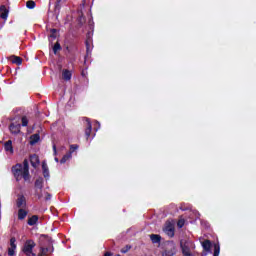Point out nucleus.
<instances>
[{"label":"nucleus","mask_w":256,"mask_h":256,"mask_svg":"<svg viewBox=\"0 0 256 256\" xmlns=\"http://www.w3.org/2000/svg\"><path fill=\"white\" fill-rule=\"evenodd\" d=\"M16 241L17 240L15 238L10 239V247L8 249V255L9 256H14L15 255V249H17V244H15Z\"/></svg>","instance_id":"obj_5"},{"label":"nucleus","mask_w":256,"mask_h":256,"mask_svg":"<svg viewBox=\"0 0 256 256\" xmlns=\"http://www.w3.org/2000/svg\"><path fill=\"white\" fill-rule=\"evenodd\" d=\"M104 256H111V253L106 252V253L104 254Z\"/></svg>","instance_id":"obj_34"},{"label":"nucleus","mask_w":256,"mask_h":256,"mask_svg":"<svg viewBox=\"0 0 256 256\" xmlns=\"http://www.w3.org/2000/svg\"><path fill=\"white\" fill-rule=\"evenodd\" d=\"M40 139L41 136H39V134H34L30 136V145H35L36 143H39Z\"/></svg>","instance_id":"obj_13"},{"label":"nucleus","mask_w":256,"mask_h":256,"mask_svg":"<svg viewBox=\"0 0 256 256\" xmlns=\"http://www.w3.org/2000/svg\"><path fill=\"white\" fill-rule=\"evenodd\" d=\"M69 159H71V153H68L66 155L63 156V158L60 160V163H67V161H69Z\"/></svg>","instance_id":"obj_21"},{"label":"nucleus","mask_w":256,"mask_h":256,"mask_svg":"<svg viewBox=\"0 0 256 256\" xmlns=\"http://www.w3.org/2000/svg\"><path fill=\"white\" fill-rule=\"evenodd\" d=\"M38 221H39V216L33 215L28 219V225H30V227H33V225H37Z\"/></svg>","instance_id":"obj_12"},{"label":"nucleus","mask_w":256,"mask_h":256,"mask_svg":"<svg viewBox=\"0 0 256 256\" xmlns=\"http://www.w3.org/2000/svg\"><path fill=\"white\" fill-rule=\"evenodd\" d=\"M163 231L166 233V235H168V237H173L175 235V227L173 226V223L166 222Z\"/></svg>","instance_id":"obj_4"},{"label":"nucleus","mask_w":256,"mask_h":256,"mask_svg":"<svg viewBox=\"0 0 256 256\" xmlns=\"http://www.w3.org/2000/svg\"><path fill=\"white\" fill-rule=\"evenodd\" d=\"M35 186L38 188V189H41L43 187V178H38L35 182Z\"/></svg>","instance_id":"obj_22"},{"label":"nucleus","mask_w":256,"mask_h":256,"mask_svg":"<svg viewBox=\"0 0 256 256\" xmlns=\"http://www.w3.org/2000/svg\"><path fill=\"white\" fill-rule=\"evenodd\" d=\"M57 3H61V0H57Z\"/></svg>","instance_id":"obj_36"},{"label":"nucleus","mask_w":256,"mask_h":256,"mask_svg":"<svg viewBox=\"0 0 256 256\" xmlns=\"http://www.w3.org/2000/svg\"><path fill=\"white\" fill-rule=\"evenodd\" d=\"M62 77H63L64 81H70L71 80V71L63 70Z\"/></svg>","instance_id":"obj_17"},{"label":"nucleus","mask_w":256,"mask_h":256,"mask_svg":"<svg viewBox=\"0 0 256 256\" xmlns=\"http://www.w3.org/2000/svg\"><path fill=\"white\" fill-rule=\"evenodd\" d=\"M77 149H79V146L74 144L70 146V152L69 153H74V151H77Z\"/></svg>","instance_id":"obj_29"},{"label":"nucleus","mask_w":256,"mask_h":256,"mask_svg":"<svg viewBox=\"0 0 256 256\" xmlns=\"http://www.w3.org/2000/svg\"><path fill=\"white\" fill-rule=\"evenodd\" d=\"M177 225H178L179 229H181V228L185 225V220L180 219V220L178 221Z\"/></svg>","instance_id":"obj_30"},{"label":"nucleus","mask_w":256,"mask_h":256,"mask_svg":"<svg viewBox=\"0 0 256 256\" xmlns=\"http://www.w3.org/2000/svg\"><path fill=\"white\" fill-rule=\"evenodd\" d=\"M129 249H131V246H126L121 249V253H127L129 251Z\"/></svg>","instance_id":"obj_32"},{"label":"nucleus","mask_w":256,"mask_h":256,"mask_svg":"<svg viewBox=\"0 0 256 256\" xmlns=\"http://www.w3.org/2000/svg\"><path fill=\"white\" fill-rule=\"evenodd\" d=\"M12 63H15V65H21V63H23V60L21 59V57L14 56L12 57Z\"/></svg>","instance_id":"obj_20"},{"label":"nucleus","mask_w":256,"mask_h":256,"mask_svg":"<svg viewBox=\"0 0 256 256\" xmlns=\"http://www.w3.org/2000/svg\"><path fill=\"white\" fill-rule=\"evenodd\" d=\"M4 149H5L6 153H8V155H13V142L11 140H8L4 144Z\"/></svg>","instance_id":"obj_7"},{"label":"nucleus","mask_w":256,"mask_h":256,"mask_svg":"<svg viewBox=\"0 0 256 256\" xmlns=\"http://www.w3.org/2000/svg\"><path fill=\"white\" fill-rule=\"evenodd\" d=\"M221 251V247L219 244H214V255L213 256H219V253Z\"/></svg>","instance_id":"obj_23"},{"label":"nucleus","mask_w":256,"mask_h":256,"mask_svg":"<svg viewBox=\"0 0 256 256\" xmlns=\"http://www.w3.org/2000/svg\"><path fill=\"white\" fill-rule=\"evenodd\" d=\"M54 155H57V146L53 145Z\"/></svg>","instance_id":"obj_33"},{"label":"nucleus","mask_w":256,"mask_h":256,"mask_svg":"<svg viewBox=\"0 0 256 256\" xmlns=\"http://www.w3.org/2000/svg\"><path fill=\"white\" fill-rule=\"evenodd\" d=\"M30 163L34 169H37L39 167V156L37 155H32L30 156Z\"/></svg>","instance_id":"obj_9"},{"label":"nucleus","mask_w":256,"mask_h":256,"mask_svg":"<svg viewBox=\"0 0 256 256\" xmlns=\"http://www.w3.org/2000/svg\"><path fill=\"white\" fill-rule=\"evenodd\" d=\"M57 51H61V44H59V42H57L53 47V52L55 54H57Z\"/></svg>","instance_id":"obj_26"},{"label":"nucleus","mask_w":256,"mask_h":256,"mask_svg":"<svg viewBox=\"0 0 256 256\" xmlns=\"http://www.w3.org/2000/svg\"><path fill=\"white\" fill-rule=\"evenodd\" d=\"M202 247H203L204 251H211V241L204 240L202 242Z\"/></svg>","instance_id":"obj_18"},{"label":"nucleus","mask_w":256,"mask_h":256,"mask_svg":"<svg viewBox=\"0 0 256 256\" xmlns=\"http://www.w3.org/2000/svg\"><path fill=\"white\" fill-rule=\"evenodd\" d=\"M26 7H27L28 9H35V2L32 1V0L28 1V2L26 3Z\"/></svg>","instance_id":"obj_25"},{"label":"nucleus","mask_w":256,"mask_h":256,"mask_svg":"<svg viewBox=\"0 0 256 256\" xmlns=\"http://www.w3.org/2000/svg\"><path fill=\"white\" fill-rule=\"evenodd\" d=\"M25 217H27V211L23 208H20L18 210V219H20V221H23V219H25Z\"/></svg>","instance_id":"obj_15"},{"label":"nucleus","mask_w":256,"mask_h":256,"mask_svg":"<svg viewBox=\"0 0 256 256\" xmlns=\"http://www.w3.org/2000/svg\"><path fill=\"white\" fill-rule=\"evenodd\" d=\"M47 253H49V248H41L38 256L47 255Z\"/></svg>","instance_id":"obj_27"},{"label":"nucleus","mask_w":256,"mask_h":256,"mask_svg":"<svg viewBox=\"0 0 256 256\" xmlns=\"http://www.w3.org/2000/svg\"><path fill=\"white\" fill-rule=\"evenodd\" d=\"M9 129L13 135H17V133L21 132V125L20 124H11Z\"/></svg>","instance_id":"obj_8"},{"label":"nucleus","mask_w":256,"mask_h":256,"mask_svg":"<svg viewBox=\"0 0 256 256\" xmlns=\"http://www.w3.org/2000/svg\"><path fill=\"white\" fill-rule=\"evenodd\" d=\"M86 123H87V128L85 129V135H86V139H89V137H91L92 126L89 119L86 120Z\"/></svg>","instance_id":"obj_11"},{"label":"nucleus","mask_w":256,"mask_h":256,"mask_svg":"<svg viewBox=\"0 0 256 256\" xmlns=\"http://www.w3.org/2000/svg\"><path fill=\"white\" fill-rule=\"evenodd\" d=\"M12 172L17 181H21V179H24V181H29V161L24 160L23 165L16 164L12 168Z\"/></svg>","instance_id":"obj_1"},{"label":"nucleus","mask_w":256,"mask_h":256,"mask_svg":"<svg viewBox=\"0 0 256 256\" xmlns=\"http://www.w3.org/2000/svg\"><path fill=\"white\" fill-rule=\"evenodd\" d=\"M16 205L17 207H19V209H24V207H26L27 205V200L25 199V196H19Z\"/></svg>","instance_id":"obj_6"},{"label":"nucleus","mask_w":256,"mask_h":256,"mask_svg":"<svg viewBox=\"0 0 256 256\" xmlns=\"http://www.w3.org/2000/svg\"><path fill=\"white\" fill-rule=\"evenodd\" d=\"M57 38V30L56 29H52L51 30V34L49 36L50 41H53V39Z\"/></svg>","instance_id":"obj_24"},{"label":"nucleus","mask_w":256,"mask_h":256,"mask_svg":"<svg viewBox=\"0 0 256 256\" xmlns=\"http://www.w3.org/2000/svg\"><path fill=\"white\" fill-rule=\"evenodd\" d=\"M36 243L33 240H27L24 243L23 253H25L26 256H35V253L33 252V248L36 247Z\"/></svg>","instance_id":"obj_3"},{"label":"nucleus","mask_w":256,"mask_h":256,"mask_svg":"<svg viewBox=\"0 0 256 256\" xmlns=\"http://www.w3.org/2000/svg\"><path fill=\"white\" fill-rule=\"evenodd\" d=\"M181 249L184 256H193V249H195V244L191 241L181 242Z\"/></svg>","instance_id":"obj_2"},{"label":"nucleus","mask_w":256,"mask_h":256,"mask_svg":"<svg viewBox=\"0 0 256 256\" xmlns=\"http://www.w3.org/2000/svg\"><path fill=\"white\" fill-rule=\"evenodd\" d=\"M42 171L45 179H49V167L47 166L46 162L42 163Z\"/></svg>","instance_id":"obj_14"},{"label":"nucleus","mask_w":256,"mask_h":256,"mask_svg":"<svg viewBox=\"0 0 256 256\" xmlns=\"http://www.w3.org/2000/svg\"><path fill=\"white\" fill-rule=\"evenodd\" d=\"M29 125V120L24 116L22 117V127H27Z\"/></svg>","instance_id":"obj_28"},{"label":"nucleus","mask_w":256,"mask_h":256,"mask_svg":"<svg viewBox=\"0 0 256 256\" xmlns=\"http://www.w3.org/2000/svg\"><path fill=\"white\" fill-rule=\"evenodd\" d=\"M162 256H173V252H172V251H167V250H165V251L162 253Z\"/></svg>","instance_id":"obj_31"},{"label":"nucleus","mask_w":256,"mask_h":256,"mask_svg":"<svg viewBox=\"0 0 256 256\" xmlns=\"http://www.w3.org/2000/svg\"><path fill=\"white\" fill-rule=\"evenodd\" d=\"M0 17L1 19L6 20L9 17V10L5 6L0 7Z\"/></svg>","instance_id":"obj_10"},{"label":"nucleus","mask_w":256,"mask_h":256,"mask_svg":"<svg viewBox=\"0 0 256 256\" xmlns=\"http://www.w3.org/2000/svg\"><path fill=\"white\" fill-rule=\"evenodd\" d=\"M150 239H151L152 243H161V236H159L157 234L150 235Z\"/></svg>","instance_id":"obj_19"},{"label":"nucleus","mask_w":256,"mask_h":256,"mask_svg":"<svg viewBox=\"0 0 256 256\" xmlns=\"http://www.w3.org/2000/svg\"><path fill=\"white\" fill-rule=\"evenodd\" d=\"M38 199H45V201L51 200V194L48 192H42L41 194H38Z\"/></svg>","instance_id":"obj_16"},{"label":"nucleus","mask_w":256,"mask_h":256,"mask_svg":"<svg viewBox=\"0 0 256 256\" xmlns=\"http://www.w3.org/2000/svg\"><path fill=\"white\" fill-rule=\"evenodd\" d=\"M56 163H59V158H55Z\"/></svg>","instance_id":"obj_35"}]
</instances>
